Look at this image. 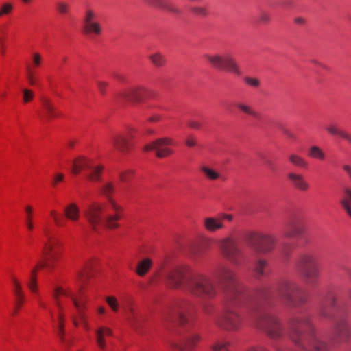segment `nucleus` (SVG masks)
Instances as JSON below:
<instances>
[{
    "label": "nucleus",
    "instance_id": "1",
    "mask_svg": "<svg viewBox=\"0 0 351 351\" xmlns=\"http://www.w3.org/2000/svg\"><path fill=\"white\" fill-rule=\"evenodd\" d=\"M218 286L224 294L223 311L215 322L219 328L236 331L243 324L241 315L233 307L247 306L249 316L257 328L273 340H280L285 336L282 323L275 314L266 310L276 302H284L290 307H298L307 302L305 291L295 282L288 279L279 280L274 289L263 286L253 295L242 285L236 273L224 265H218L213 271Z\"/></svg>",
    "mask_w": 351,
    "mask_h": 351
},
{
    "label": "nucleus",
    "instance_id": "2",
    "mask_svg": "<svg viewBox=\"0 0 351 351\" xmlns=\"http://www.w3.org/2000/svg\"><path fill=\"white\" fill-rule=\"evenodd\" d=\"M43 255L45 261H38L31 269L27 280V287L34 295L38 306L47 311L51 322L61 340L64 341V325L66 316H69L75 327L81 326L84 330L89 331L90 326L88 320V299L82 293V288L74 292L70 288L57 287L52 293L54 308H51L40 298L38 285V270L46 267L52 271L56 267L62 254V246L59 239L47 226L43 228Z\"/></svg>",
    "mask_w": 351,
    "mask_h": 351
},
{
    "label": "nucleus",
    "instance_id": "3",
    "mask_svg": "<svg viewBox=\"0 0 351 351\" xmlns=\"http://www.w3.org/2000/svg\"><path fill=\"white\" fill-rule=\"evenodd\" d=\"M99 191L107 199L106 204L93 202L84 210V215L90 228L98 234L104 227L110 230L119 228V221L124 217L123 206L112 197L116 191L115 184L112 182H105L100 186Z\"/></svg>",
    "mask_w": 351,
    "mask_h": 351
},
{
    "label": "nucleus",
    "instance_id": "4",
    "mask_svg": "<svg viewBox=\"0 0 351 351\" xmlns=\"http://www.w3.org/2000/svg\"><path fill=\"white\" fill-rule=\"evenodd\" d=\"M165 280L171 288L186 290L202 298H214L218 293L209 276L192 270L187 265H178L169 270L165 274Z\"/></svg>",
    "mask_w": 351,
    "mask_h": 351
},
{
    "label": "nucleus",
    "instance_id": "5",
    "mask_svg": "<svg viewBox=\"0 0 351 351\" xmlns=\"http://www.w3.org/2000/svg\"><path fill=\"white\" fill-rule=\"evenodd\" d=\"M288 335L302 351H330V346L317 335V330L310 314H300L288 321Z\"/></svg>",
    "mask_w": 351,
    "mask_h": 351
},
{
    "label": "nucleus",
    "instance_id": "6",
    "mask_svg": "<svg viewBox=\"0 0 351 351\" xmlns=\"http://www.w3.org/2000/svg\"><path fill=\"white\" fill-rule=\"evenodd\" d=\"M336 293L332 290L328 291L320 300L318 314L320 317L334 320L336 319L330 339L331 343L339 345L346 343L351 338V326L346 316L339 315L341 313Z\"/></svg>",
    "mask_w": 351,
    "mask_h": 351
},
{
    "label": "nucleus",
    "instance_id": "7",
    "mask_svg": "<svg viewBox=\"0 0 351 351\" xmlns=\"http://www.w3.org/2000/svg\"><path fill=\"white\" fill-rule=\"evenodd\" d=\"M295 266L307 284L314 285L318 282L320 268L315 252L307 251L301 253L295 263Z\"/></svg>",
    "mask_w": 351,
    "mask_h": 351
},
{
    "label": "nucleus",
    "instance_id": "8",
    "mask_svg": "<svg viewBox=\"0 0 351 351\" xmlns=\"http://www.w3.org/2000/svg\"><path fill=\"white\" fill-rule=\"evenodd\" d=\"M204 60L215 69L230 73L237 76L243 72L235 58L230 53H207L204 56Z\"/></svg>",
    "mask_w": 351,
    "mask_h": 351
},
{
    "label": "nucleus",
    "instance_id": "9",
    "mask_svg": "<svg viewBox=\"0 0 351 351\" xmlns=\"http://www.w3.org/2000/svg\"><path fill=\"white\" fill-rule=\"evenodd\" d=\"M193 306L186 300H179L166 308L162 312V317L167 322L178 323L184 326L188 322V315L191 313Z\"/></svg>",
    "mask_w": 351,
    "mask_h": 351
},
{
    "label": "nucleus",
    "instance_id": "10",
    "mask_svg": "<svg viewBox=\"0 0 351 351\" xmlns=\"http://www.w3.org/2000/svg\"><path fill=\"white\" fill-rule=\"evenodd\" d=\"M104 167L101 164H96L93 160L85 156H79L73 159L71 165V173L74 176L84 171L86 178L91 181H99Z\"/></svg>",
    "mask_w": 351,
    "mask_h": 351
},
{
    "label": "nucleus",
    "instance_id": "11",
    "mask_svg": "<svg viewBox=\"0 0 351 351\" xmlns=\"http://www.w3.org/2000/svg\"><path fill=\"white\" fill-rule=\"evenodd\" d=\"M244 238L247 245L258 253H269L274 249L276 244V239L269 234L248 232Z\"/></svg>",
    "mask_w": 351,
    "mask_h": 351
},
{
    "label": "nucleus",
    "instance_id": "12",
    "mask_svg": "<svg viewBox=\"0 0 351 351\" xmlns=\"http://www.w3.org/2000/svg\"><path fill=\"white\" fill-rule=\"evenodd\" d=\"M82 30L84 35L90 38H98L103 34L104 28L98 21L97 13L91 8H87L84 12Z\"/></svg>",
    "mask_w": 351,
    "mask_h": 351
},
{
    "label": "nucleus",
    "instance_id": "13",
    "mask_svg": "<svg viewBox=\"0 0 351 351\" xmlns=\"http://www.w3.org/2000/svg\"><path fill=\"white\" fill-rule=\"evenodd\" d=\"M219 247L221 254L230 262L236 266H239V256L241 251L233 237L229 236L221 239L219 242Z\"/></svg>",
    "mask_w": 351,
    "mask_h": 351
},
{
    "label": "nucleus",
    "instance_id": "14",
    "mask_svg": "<svg viewBox=\"0 0 351 351\" xmlns=\"http://www.w3.org/2000/svg\"><path fill=\"white\" fill-rule=\"evenodd\" d=\"M175 145L174 141L168 137L159 138L144 146L145 152L155 151L158 158H166L173 153L171 148Z\"/></svg>",
    "mask_w": 351,
    "mask_h": 351
},
{
    "label": "nucleus",
    "instance_id": "15",
    "mask_svg": "<svg viewBox=\"0 0 351 351\" xmlns=\"http://www.w3.org/2000/svg\"><path fill=\"white\" fill-rule=\"evenodd\" d=\"M149 90L143 86L126 88L118 94L121 99L134 104H141L148 97Z\"/></svg>",
    "mask_w": 351,
    "mask_h": 351
},
{
    "label": "nucleus",
    "instance_id": "16",
    "mask_svg": "<svg viewBox=\"0 0 351 351\" xmlns=\"http://www.w3.org/2000/svg\"><path fill=\"white\" fill-rule=\"evenodd\" d=\"M43 64V56L38 52L32 53L26 67V79L31 86H36L39 84L38 71L42 67Z\"/></svg>",
    "mask_w": 351,
    "mask_h": 351
},
{
    "label": "nucleus",
    "instance_id": "17",
    "mask_svg": "<svg viewBox=\"0 0 351 351\" xmlns=\"http://www.w3.org/2000/svg\"><path fill=\"white\" fill-rule=\"evenodd\" d=\"M234 216L232 214L221 213L217 217H206L203 219L204 228L208 232H215L225 228L224 221H232Z\"/></svg>",
    "mask_w": 351,
    "mask_h": 351
},
{
    "label": "nucleus",
    "instance_id": "18",
    "mask_svg": "<svg viewBox=\"0 0 351 351\" xmlns=\"http://www.w3.org/2000/svg\"><path fill=\"white\" fill-rule=\"evenodd\" d=\"M135 133L136 130L130 128L125 132L114 134L112 138V144L114 149L123 153L129 152L132 147L130 139L134 137Z\"/></svg>",
    "mask_w": 351,
    "mask_h": 351
},
{
    "label": "nucleus",
    "instance_id": "19",
    "mask_svg": "<svg viewBox=\"0 0 351 351\" xmlns=\"http://www.w3.org/2000/svg\"><path fill=\"white\" fill-rule=\"evenodd\" d=\"M12 291L14 296L13 315H16L26 301V297L21 282L14 275L10 276Z\"/></svg>",
    "mask_w": 351,
    "mask_h": 351
},
{
    "label": "nucleus",
    "instance_id": "20",
    "mask_svg": "<svg viewBox=\"0 0 351 351\" xmlns=\"http://www.w3.org/2000/svg\"><path fill=\"white\" fill-rule=\"evenodd\" d=\"M121 308L128 323L134 328L140 327L143 317L136 311L133 300L131 298H127L123 302Z\"/></svg>",
    "mask_w": 351,
    "mask_h": 351
},
{
    "label": "nucleus",
    "instance_id": "21",
    "mask_svg": "<svg viewBox=\"0 0 351 351\" xmlns=\"http://www.w3.org/2000/svg\"><path fill=\"white\" fill-rule=\"evenodd\" d=\"M201 337L197 333H191L179 342L171 343V348L174 351H193L199 342Z\"/></svg>",
    "mask_w": 351,
    "mask_h": 351
},
{
    "label": "nucleus",
    "instance_id": "22",
    "mask_svg": "<svg viewBox=\"0 0 351 351\" xmlns=\"http://www.w3.org/2000/svg\"><path fill=\"white\" fill-rule=\"evenodd\" d=\"M38 117L43 121H50L60 117V113L56 109L51 99L46 97H42L41 110L38 114Z\"/></svg>",
    "mask_w": 351,
    "mask_h": 351
},
{
    "label": "nucleus",
    "instance_id": "23",
    "mask_svg": "<svg viewBox=\"0 0 351 351\" xmlns=\"http://www.w3.org/2000/svg\"><path fill=\"white\" fill-rule=\"evenodd\" d=\"M96 343L101 351H106L107 339L112 337V330L106 326H99L95 330Z\"/></svg>",
    "mask_w": 351,
    "mask_h": 351
},
{
    "label": "nucleus",
    "instance_id": "24",
    "mask_svg": "<svg viewBox=\"0 0 351 351\" xmlns=\"http://www.w3.org/2000/svg\"><path fill=\"white\" fill-rule=\"evenodd\" d=\"M304 229L300 224V221L297 217H292L286 224L283 231L285 238H295L301 235Z\"/></svg>",
    "mask_w": 351,
    "mask_h": 351
},
{
    "label": "nucleus",
    "instance_id": "25",
    "mask_svg": "<svg viewBox=\"0 0 351 351\" xmlns=\"http://www.w3.org/2000/svg\"><path fill=\"white\" fill-rule=\"evenodd\" d=\"M287 176L291 185L295 189L305 192L310 189V184L303 175L295 172H289Z\"/></svg>",
    "mask_w": 351,
    "mask_h": 351
},
{
    "label": "nucleus",
    "instance_id": "26",
    "mask_svg": "<svg viewBox=\"0 0 351 351\" xmlns=\"http://www.w3.org/2000/svg\"><path fill=\"white\" fill-rule=\"evenodd\" d=\"M146 3L160 8L162 10H166L169 12L180 14L182 13L180 9H179L177 6L173 4L171 2L166 1V0H143Z\"/></svg>",
    "mask_w": 351,
    "mask_h": 351
},
{
    "label": "nucleus",
    "instance_id": "27",
    "mask_svg": "<svg viewBox=\"0 0 351 351\" xmlns=\"http://www.w3.org/2000/svg\"><path fill=\"white\" fill-rule=\"evenodd\" d=\"M254 276L256 279L268 275L270 272V267L268 262L263 258H258L254 266Z\"/></svg>",
    "mask_w": 351,
    "mask_h": 351
},
{
    "label": "nucleus",
    "instance_id": "28",
    "mask_svg": "<svg viewBox=\"0 0 351 351\" xmlns=\"http://www.w3.org/2000/svg\"><path fill=\"white\" fill-rule=\"evenodd\" d=\"M64 215L66 217L73 222L79 220L80 208L75 203H71L68 204L64 208Z\"/></svg>",
    "mask_w": 351,
    "mask_h": 351
},
{
    "label": "nucleus",
    "instance_id": "29",
    "mask_svg": "<svg viewBox=\"0 0 351 351\" xmlns=\"http://www.w3.org/2000/svg\"><path fill=\"white\" fill-rule=\"evenodd\" d=\"M92 269L93 263L91 261H88L82 268L78 270L77 274V279L80 285L84 284L88 278Z\"/></svg>",
    "mask_w": 351,
    "mask_h": 351
},
{
    "label": "nucleus",
    "instance_id": "30",
    "mask_svg": "<svg viewBox=\"0 0 351 351\" xmlns=\"http://www.w3.org/2000/svg\"><path fill=\"white\" fill-rule=\"evenodd\" d=\"M340 204L346 213L351 217V189L346 187L343 189Z\"/></svg>",
    "mask_w": 351,
    "mask_h": 351
},
{
    "label": "nucleus",
    "instance_id": "31",
    "mask_svg": "<svg viewBox=\"0 0 351 351\" xmlns=\"http://www.w3.org/2000/svg\"><path fill=\"white\" fill-rule=\"evenodd\" d=\"M152 261L150 258H146L141 261L136 268V273L139 276H144L146 275L152 266Z\"/></svg>",
    "mask_w": 351,
    "mask_h": 351
},
{
    "label": "nucleus",
    "instance_id": "32",
    "mask_svg": "<svg viewBox=\"0 0 351 351\" xmlns=\"http://www.w3.org/2000/svg\"><path fill=\"white\" fill-rule=\"evenodd\" d=\"M289 162L293 166L300 169H307L308 162L301 156L297 154H291L288 156Z\"/></svg>",
    "mask_w": 351,
    "mask_h": 351
},
{
    "label": "nucleus",
    "instance_id": "33",
    "mask_svg": "<svg viewBox=\"0 0 351 351\" xmlns=\"http://www.w3.org/2000/svg\"><path fill=\"white\" fill-rule=\"evenodd\" d=\"M237 108L245 114H247L256 119H261V114L255 110L251 106L243 103H238Z\"/></svg>",
    "mask_w": 351,
    "mask_h": 351
},
{
    "label": "nucleus",
    "instance_id": "34",
    "mask_svg": "<svg viewBox=\"0 0 351 351\" xmlns=\"http://www.w3.org/2000/svg\"><path fill=\"white\" fill-rule=\"evenodd\" d=\"M149 59L152 64L157 67L160 68L166 64L165 56L160 52H156L149 56Z\"/></svg>",
    "mask_w": 351,
    "mask_h": 351
},
{
    "label": "nucleus",
    "instance_id": "35",
    "mask_svg": "<svg viewBox=\"0 0 351 351\" xmlns=\"http://www.w3.org/2000/svg\"><path fill=\"white\" fill-rule=\"evenodd\" d=\"M308 155L310 158L323 161L326 159L324 152L318 146L313 145L310 147L308 151Z\"/></svg>",
    "mask_w": 351,
    "mask_h": 351
},
{
    "label": "nucleus",
    "instance_id": "36",
    "mask_svg": "<svg viewBox=\"0 0 351 351\" xmlns=\"http://www.w3.org/2000/svg\"><path fill=\"white\" fill-rule=\"evenodd\" d=\"M232 345L227 340H217L210 347L211 351H232Z\"/></svg>",
    "mask_w": 351,
    "mask_h": 351
},
{
    "label": "nucleus",
    "instance_id": "37",
    "mask_svg": "<svg viewBox=\"0 0 351 351\" xmlns=\"http://www.w3.org/2000/svg\"><path fill=\"white\" fill-rule=\"evenodd\" d=\"M21 96H22V101L23 104H29L32 102L35 97L34 92L27 88H24L21 89Z\"/></svg>",
    "mask_w": 351,
    "mask_h": 351
},
{
    "label": "nucleus",
    "instance_id": "38",
    "mask_svg": "<svg viewBox=\"0 0 351 351\" xmlns=\"http://www.w3.org/2000/svg\"><path fill=\"white\" fill-rule=\"evenodd\" d=\"M106 302L112 312L117 313L119 311L121 305L116 297L107 296L106 298Z\"/></svg>",
    "mask_w": 351,
    "mask_h": 351
},
{
    "label": "nucleus",
    "instance_id": "39",
    "mask_svg": "<svg viewBox=\"0 0 351 351\" xmlns=\"http://www.w3.org/2000/svg\"><path fill=\"white\" fill-rule=\"evenodd\" d=\"M190 12L195 16L206 17L209 14V11L204 6H193L190 8Z\"/></svg>",
    "mask_w": 351,
    "mask_h": 351
},
{
    "label": "nucleus",
    "instance_id": "40",
    "mask_svg": "<svg viewBox=\"0 0 351 351\" xmlns=\"http://www.w3.org/2000/svg\"><path fill=\"white\" fill-rule=\"evenodd\" d=\"M200 169L206 178L210 180H214L219 178V173L207 166H202Z\"/></svg>",
    "mask_w": 351,
    "mask_h": 351
},
{
    "label": "nucleus",
    "instance_id": "41",
    "mask_svg": "<svg viewBox=\"0 0 351 351\" xmlns=\"http://www.w3.org/2000/svg\"><path fill=\"white\" fill-rule=\"evenodd\" d=\"M14 10V4L11 2L3 3L0 8V18L10 14Z\"/></svg>",
    "mask_w": 351,
    "mask_h": 351
},
{
    "label": "nucleus",
    "instance_id": "42",
    "mask_svg": "<svg viewBox=\"0 0 351 351\" xmlns=\"http://www.w3.org/2000/svg\"><path fill=\"white\" fill-rule=\"evenodd\" d=\"M325 130L329 134L338 136H339L340 133L343 130L341 128H339L337 124L334 123H330L326 125Z\"/></svg>",
    "mask_w": 351,
    "mask_h": 351
},
{
    "label": "nucleus",
    "instance_id": "43",
    "mask_svg": "<svg viewBox=\"0 0 351 351\" xmlns=\"http://www.w3.org/2000/svg\"><path fill=\"white\" fill-rule=\"evenodd\" d=\"M134 174V171L132 169H128L121 171L119 173V179L122 182H128Z\"/></svg>",
    "mask_w": 351,
    "mask_h": 351
},
{
    "label": "nucleus",
    "instance_id": "44",
    "mask_svg": "<svg viewBox=\"0 0 351 351\" xmlns=\"http://www.w3.org/2000/svg\"><path fill=\"white\" fill-rule=\"evenodd\" d=\"M69 5L64 1H59L56 5V10L60 14H67L69 12Z\"/></svg>",
    "mask_w": 351,
    "mask_h": 351
},
{
    "label": "nucleus",
    "instance_id": "45",
    "mask_svg": "<svg viewBox=\"0 0 351 351\" xmlns=\"http://www.w3.org/2000/svg\"><path fill=\"white\" fill-rule=\"evenodd\" d=\"M243 82L247 86L255 88H258L261 84L260 80L258 78L251 77L248 76H246L243 78Z\"/></svg>",
    "mask_w": 351,
    "mask_h": 351
},
{
    "label": "nucleus",
    "instance_id": "46",
    "mask_svg": "<svg viewBox=\"0 0 351 351\" xmlns=\"http://www.w3.org/2000/svg\"><path fill=\"white\" fill-rule=\"evenodd\" d=\"M50 215H51V218L53 219V222L56 226L62 227L64 226V223L62 219L60 217V215L56 210H51Z\"/></svg>",
    "mask_w": 351,
    "mask_h": 351
},
{
    "label": "nucleus",
    "instance_id": "47",
    "mask_svg": "<svg viewBox=\"0 0 351 351\" xmlns=\"http://www.w3.org/2000/svg\"><path fill=\"white\" fill-rule=\"evenodd\" d=\"M97 86L99 93L101 95H105L106 93V90L109 86V84L108 82L105 81H98L97 82Z\"/></svg>",
    "mask_w": 351,
    "mask_h": 351
},
{
    "label": "nucleus",
    "instance_id": "48",
    "mask_svg": "<svg viewBox=\"0 0 351 351\" xmlns=\"http://www.w3.org/2000/svg\"><path fill=\"white\" fill-rule=\"evenodd\" d=\"M64 175L62 173H57L53 176L52 185L56 187L59 183L64 181Z\"/></svg>",
    "mask_w": 351,
    "mask_h": 351
},
{
    "label": "nucleus",
    "instance_id": "49",
    "mask_svg": "<svg viewBox=\"0 0 351 351\" xmlns=\"http://www.w3.org/2000/svg\"><path fill=\"white\" fill-rule=\"evenodd\" d=\"M271 20V16L268 12L262 11L261 12L258 17V21L263 23H267Z\"/></svg>",
    "mask_w": 351,
    "mask_h": 351
},
{
    "label": "nucleus",
    "instance_id": "50",
    "mask_svg": "<svg viewBox=\"0 0 351 351\" xmlns=\"http://www.w3.org/2000/svg\"><path fill=\"white\" fill-rule=\"evenodd\" d=\"M292 252V246L289 244H285L283 245L282 248V254L286 257L288 258L291 255Z\"/></svg>",
    "mask_w": 351,
    "mask_h": 351
},
{
    "label": "nucleus",
    "instance_id": "51",
    "mask_svg": "<svg viewBox=\"0 0 351 351\" xmlns=\"http://www.w3.org/2000/svg\"><path fill=\"white\" fill-rule=\"evenodd\" d=\"M185 143L187 147H193L197 145V140L193 136L191 135L186 138Z\"/></svg>",
    "mask_w": 351,
    "mask_h": 351
},
{
    "label": "nucleus",
    "instance_id": "52",
    "mask_svg": "<svg viewBox=\"0 0 351 351\" xmlns=\"http://www.w3.org/2000/svg\"><path fill=\"white\" fill-rule=\"evenodd\" d=\"M25 226L29 232H32L35 228L33 219H25Z\"/></svg>",
    "mask_w": 351,
    "mask_h": 351
},
{
    "label": "nucleus",
    "instance_id": "53",
    "mask_svg": "<svg viewBox=\"0 0 351 351\" xmlns=\"http://www.w3.org/2000/svg\"><path fill=\"white\" fill-rule=\"evenodd\" d=\"M33 208L30 205H27L25 207V219H33Z\"/></svg>",
    "mask_w": 351,
    "mask_h": 351
},
{
    "label": "nucleus",
    "instance_id": "54",
    "mask_svg": "<svg viewBox=\"0 0 351 351\" xmlns=\"http://www.w3.org/2000/svg\"><path fill=\"white\" fill-rule=\"evenodd\" d=\"M245 351H269V350L264 346L256 345V346H250Z\"/></svg>",
    "mask_w": 351,
    "mask_h": 351
},
{
    "label": "nucleus",
    "instance_id": "55",
    "mask_svg": "<svg viewBox=\"0 0 351 351\" xmlns=\"http://www.w3.org/2000/svg\"><path fill=\"white\" fill-rule=\"evenodd\" d=\"M339 137L346 141L349 144H351V134L349 132L343 130L340 133Z\"/></svg>",
    "mask_w": 351,
    "mask_h": 351
},
{
    "label": "nucleus",
    "instance_id": "56",
    "mask_svg": "<svg viewBox=\"0 0 351 351\" xmlns=\"http://www.w3.org/2000/svg\"><path fill=\"white\" fill-rule=\"evenodd\" d=\"M162 119V115H160L159 114H154L152 115L148 119V121H149L151 123H158V122L160 121Z\"/></svg>",
    "mask_w": 351,
    "mask_h": 351
},
{
    "label": "nucleus",
    "instance_id": "57",
    "mask_svg": "<svg viewBox=\"0 0 351 351\" xmlns=\"http://www.w3.org/2000/svg\"><path fill=\"white\" fill-rule=\"evenodd\" d=\"M187 125L189 128L196 130L199 129L202 126V124L199 122L195 121H189Z\"/></svg>",
    "mask_w": 351,
    "mask_h": 351
},
{
    "label": "nucleus",
    "instance_id": "58",
    "mask_svg": "<svg viewBox=\"0 0 351 351\" xmlns=\"http://www.w3.org/2000/svg\"><path fill=\"white\" fill-rule=\"evenodd\" d=\"M273 347L276 351H295L291 348L285 347L279 345H274Z\"/></svg>",
    "mask_w": 351,
    "mask_h": 351
},
{
    "label": "nucleus",
    "instance_id": "59",
    "mask_svg": "<svg viewBox=\"0 0 351 351\" xmlns=\"http://www.w3.org/2000/svg\"><path fill=\"white\" fill-rule=\"evenodd\" d=\"M342 168L351 180V166L349 165H343Z\"/></svg>",
    "mask_w": 351,
    "mask_h": 351
},
{
    "label": "nucleus",
    "instance_id": "60",
    "mask_svg": "<svg viewBox=\"0 0 351 351\" xmlns=\"http://www.w3.org/2000/svg\"><path fill=\"white\" fill-rule=\"evenodd\" d=\"M285 135L289 139H291V140H293V141L296 140V136L293 132H291L290 131H288V130L286 131L285 132Z\"/></svg>",
    "mask_w": 351,
    "mask_h": 351
},
{
    "label": "nucleus",
    "instance_id": "61",
    "mask_svg": "<svg viewBox=\"0 0 351 351\" xmlns=\"http://www.w3.org/2000/svg\"><path fill=\"white\" fill-rule=\"evenodd\" d=\"M97 313L99 315H102L106 313V308L104 306H99L97 308Z\"/></svg>",
    "mask_w": 351,
    "mask_h": 351
},
{
    "label": "nucleus",
    "instance_id": "62",
    "mask_svg": "<svg viewBox=\"0 0 351 351\" xmlns=\"http://www.w3.org/2000/svg\"><path fill=\"white\" fill-rule=\"evenodd\" d=\"M203 310L206 313H210L212 310V306L210 304H205L203 306Z\"/></svg>",
    "mask_w": 351,
    "mask_h": 351
},
{
    "label": "nucleus",
    "instance_id": "63",
    "mask_svg": "<svg viewBox=\"0 0 351 351\" xmlns=\"http://www.w3.org/2000/svg\"><path fill=\"white\" fill-rule=\"evenodd\" d=\"M295 21L298 24H304V19L302 18H296L295 19Z\"/></svg>",
    "mask_w": 351,
    "mask_h": 351
},
{
    "label": "nucleus",
    "instance_id": "64",
    "mask_svg": "<svg viewBox=\"0 0 351 351\" xmlns=\"http://www.w3.org/2000/svg\"><path fill=\"white\" fill-rule=\"evenodd\" d=\"M74 146H75V142H74V141H70L68 143V147H70V148H73Z\"/></svg>",
    "mask_w": 351,
    "mask_h": 351
}]
</instances>
